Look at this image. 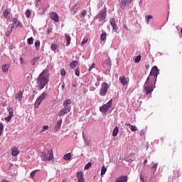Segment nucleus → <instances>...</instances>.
<instances>
[{
  "instance_id": "4c0bfd02",
  "label": "nucleus",
  "mask_w": 182,
  "mask_h": 182,
  "mask_svg": "<svg viewBox=\"0 0 182 182\" xmlns=\"http://www.w3.org/2000/svg\"><path fill=\"white\" fill-rule=\"evenodd\" d=\"M159 166V164L156 163L153 165V166L151 168L154 169V173H156V170H157V167Z\"/></svg>"
},
{
  "instance_id": "338daca9",
  "label": "nucleus",
  "mask_w": 182,
  "mask_h": 182,
  "mask_svg": "<svg viewBox=\"0 0 182 182\" xmlns=\"http://www.w3.org/2000/svg\"><path fill=\"white\" fill-rule=\"evenodd\" d=\"M97 80H98V81L100 80V78H97Z\"/></svg>"
},
{
  "instance_id": "39448f33",
  "label": "nucleus",
  "mask_w": 182,
  "mask_h": 182,
  "mask_svg": "<svg viewBox=\"0 0 182 182\" xmlns=\"http://www.w3.org/2000/svg\"><path fill=\"white\" fill-rule=\"evenodd\" d=\"M46 96H48V93H46V92H43L39 97H38L34 104L35 109H38V107H39L41 103L46 99Z\"/></svg>"
},
{
  "instance_id": "052dcab7",
  "label": "nucleus",
  "mask_w": 182,
  "mask_h": 182,
  "mask_svg": "<svg viewBox=\"0 0 182 182\" xmlns=\"http://www.w3.org/2000/svg\"><path fill=\"white\" fill-rule=\"evenodd\" d=\"M134 160H136V159H129V161H130V163H133V161H134Z\"/></svg>"
},
{
  "instance_id": "864d4df0",
  "label": "nucleus",
  "mask_w": 182,
  "mask_h": 182,
  "mask_svg": "<svg viewBox=\"0 0 182 182\" xmlns=\"http://www.w3.org/2000/svg\"><path fill=\"white\" fill-rule=\"evenodd\" d=\"M86 15V11L85 10H83L82 12H81V16H85Z\"/></svg>"
},
{
  "instance_id": "b1692460",
  "label": "nucleus",
  "mask_w": 182,
  "mask_h": 182,
  "mask_svg": "<svg viewBox=\"0 0 182 182\" xmlns=\"http://www.w3.org/2000/svg\"><path fill=\"white\" fill-rule=\"evenodd\" d=\"M35 47H36V50H39V49L41 48V41L37 40L35 42Z\"/></svg>"
},
{
  "instance_id": "7ed1b4c3",
  "label": "nucleus",
  "mask_w": 182,
  "mask_h": 182,
  "mask_svg": "<svg viewBox=\"0 0 182 182\" xmlns=\"http://www.w3.org/2000/svg\"><path fill=\"white\" fill-rule=\"evenodd\" d=\"M36 8L39 15H43V14L46 12V9H48V4L45 1H42V0H36Z\"/></svg>"
},
{
  "instance_id": "09e8293b",
  "label": "nucleus",
  "mask_w": 182,
  "mask_h": 182,
  "mask_svg": "<svg viewBox=\"0 0 182 182\" xmlns=\"http://www.w3.org/2000/svg\"><path fill=\"white\" fill-rule=\"evenodd\" d=\"M75 74L76 76H79V75H80V70H79V69H75Z\"/></svg>"
},
{
  "instance_id": "69168bd1",
  "label": "nucleus",
  "mask_w": 182,
  "mask_h": 182,
  "mask_svg": "<svg viewBox=\"0 0 182 182\" xmlns=\"http://www.w3.org/2000/svg\"><path fill=\"white\" fill-rule=\"evenodd\" d=\"M146 69H149V65H146Z\"/></svg>"
},
{
  "instance_id": "13d9d810",
  "label": "nucleus",
  "mask_w": 182,
  "mask_h": 182,
  "mask_svg": "<svg viewBox=\"0 0 182 182\" xmlns=\"http://www.w3.org/2000/svg\"><path fill=\"white\" fill-rule=\"evenodd\" d=\"M147 159H145L144 161V166H146V164H147Z\"/></svg>"
},
{
  "instance_id": "412c9836",
  "label": "nucleus",
  "mask_w": 182,
  "mask_h": 182,
  "mask_svg": "<svg viewBox=\"0 0 182 182\" xmlns=\"http://www.w3.org/2000/svg\"><path fill=\"white\" fill-rule=\"evenodd\" d=\"M118 134H119V127H115V128L112 132L113 137H116V136H117Z\"/></svg>"
},
{
  "instance_id": "e433bc0d",
  "label": "nucleus",
  "mask_w": 182,
  "mask_h": 182,
  "mask_svg": "<svg viewBox=\"0 0 182 182\" xmlns=\"http://www.w3.org/2000/svg\"><path fill=\"white\" fill-rule=\"evenodd\" d=\"M13 30L14 29H12V27H11V29L6 33V36H7V38H9V36H11V33H12Z\"/></svg>"
},
{
  "instance_id": "bb28decb",
  "label": "nucleus",
  "mask_w": 182,
  "mask_h": 182,
  "mask_svg": "<svg viewBox=\"0 0 182 182\" xmlns=\"http://www.w3.org/2000/svg\"><path fill=\"white\" fill-rule=\"evenodd\" d=\"M39 59H41L40 57H36L35 58H33L31 60V65H33V66H36V63L39 60Z\"/></svg>"
},
{
  "instance_id": "4d7b16f0",
  "label": "nucleus",
  "mask_w": 182,
  "mask_h": 182,
  "mask_svg": "<svg viewBox=\"0 0 182 182\" xmlns=\"http://www.w3.org/2000/svg\"><path fill=\"white\" fill-rule=\"evenodd\" d=\"M82 90H83V93H84V94H85V93H87V89L85 88V87L82 88Z\"/></svg>"
},
{
  "instance_id": "dca6fc26",
  "label": "nucleus",
  "mask_w": 182,
  "mask_h": 182,
  "mask_svg": "<svg viewBox=\"0 0 182 182\" xmlns=\"http://www.w3.org/2000/svg\"><path fill=\"white\" fill-rule=\"evenodd\" d=\"M18 154H19V150H18V149L16 147H14L13 149H11V155L12 156L16 157V156H18Z\"/></svg>"
},
{
  "instance_id": "6e6552de",
  "label": "nucleus",
  "mask_w": 182,
  "mask_h": 182,
  "mask_svg": "<svg viewBox=\"0 0 182 182\" xmlns=\"http://www.w3.org/2000/svg\"><path fill=\"white\" fill-rule=\"evenodd\" d=\"M70 105H72V100L70 99H66L63 102L64 109L68 112H70V109H72V107H70Z\"/></svg>"
},
{
  "instance_id": "ea45409f",
  "label": "nucleus",
  "mask_w": 182,
  "mask_h": 182,
  "mask_svg": "<svg viewBox=\"0 0 182 182\" xmlns=\"http://www.w3.org/2000/svg\"><path fill=\"white\" fill-rule=\"evenodd\" d=\"M3 130H4V124H2V122H0V136H2Z\"/></svg>"
},
{
  "instance_id": "1a4fd4ad",
  "label": "nucleus",
  "mask_w": 182,
  "mask_h": 182,
  "mask_svg": "<svg viewBox=\"0 0 182 182\" xmlns=\"http://www.w3.org/2000/svg\"><path fill=\"white\" fill-rule=\"evenodd\" d=\"M107 14L106 9H102L99 14L97 16V18L100 21H105L106 19Z\"/></svg>"
},
{
  "instance_id": "0eeeda50",
  "label": "nucleus",
  "mask_w": 182,
  "mask_h": 182,
  "mask_svg": "<svg viewBox=\"0 0 182 182\" xmlns=\"http://www.w3.org/2000/svg\"><path fill=\"white\" fill-rule=\"evenodd\" d=\"M113 103V100H110L107 103L102 105L101 107H100V112L102 113H106L109 109L112 107V105Z\"/></svg>"
},
{
  "instance_id": "a211bd4d",
  "label": "nucleus",
  "mask_w": 182,
  "mask_h": 182,
  "mask_svg": "<svg viewBox=\"0 0 182 182\" xmlns=\"http://www.w3.org/2000/svg\"><path fill=\"white\" fill-rule=\"evenodd\" d=\"M9 64H4L2 65L1 67V70L4 73H6V72H8V70H9Z\"/></svg>"
},
{
  "instance_id": "5701e85b",
  "label": "nucleus",
  "mask_w": 182,
  "mask_h": 182,
  "mask_svg": "<svg viewBox=\"0 0 182 182\" xmlns=\"http://www.w3.org/2000/svg\"><path fill=\"white\" fill-rule=\"evenodd\" d=\"M65 39H66V41H67L66 46H69V45H70V41H71L70 36L65 33Z\"/></svg>"
},
{
  "instance_id": "a18cd8bd",
  "label": "nucleus",
  "mask_w": 182,
  "mask_h": 182,
  "mask_svg": "<svg viewBox=\"0 0 182 182\" xmlns=\"http://www.w3.org/2000/svg\"><path fill=\"white\" fill-rule=\"evenodd\" d=\"M13 116L12 115H9L8 117H5V120L6 122H11V119H12Z\"/></svg>"
},
{
  "instance_id": "e2e57ef3",
  "label": "nucleus",
  "mask_w": 182,
  "mask_h": 182,
  "mask_svg": "<svg viewBox=\"0 0 182 182\" xmlns=\"http://www.w3.org/2000/svg\"><path fill=\"white\" fill-rule=\"evenodd\" d=\"M61 87H62L63 90V89H65V84L64 83L62 85Z\"/></svg>"
},
{
  "instance_id": "49530a36",
  "label": "nucleus",
  "mask_w": 182,
  "mask_h": 182,
  "mask_svg": "<svg viewBox=\"0 0 182 182\" xmlns=\"http://www.w3.org/2000/svg\"><path fill=\"white\" fill-rule=\"evenodd\" d=\"M49 129V127L48 125H44L43 127V130H41V133H43V132H46V130H48Z\"/></svg>"
},
{
  "instance_id": "f257e3e1",
  "label": "nucleus",
  "mask_w": 182,
  "mask_h": 182,
  "mask_svg": "<svg viewBox=\"0 0 182 182\" xmlns=\"http://www.w3.org/2000/svg\"><path fill=\"white\" fill-rule=\"evenodd\" d=\"M159 68L154 65L149 73V76L144 85V90L146 95H150L156 87V82H157V76H159Z\"/></svg>"
},
{
  "instance_id": "774afa93",
  "label": "nucleus",
  "mask_w": 182,
  "mask_h": 182,
  "mask_svg": "<svg viewBox=\"0 0 182 182\" xmlns=\"http://www.w3.org/2000/svg\"><path fill=\"white\" fill-rule=\"evenodd\" d=\"M161 140H163V137L161 138Z\"/></svg>"
},
{
  "instance_id": "72a5a7b5",
  "label": "nucleus",
  "mask_w": 182,
  "mask_h": 182,
  "mask_svg": "<svg viewBox=\"0 0 182 182\" xmlns=\"http://www.w3.org/2000/svg\"><path fill=\"white\" fill-rule=\"evenodd\" d=\"M146 24L149 25L150 23V19H153V16H147L146 17Z\"/></svg>"
},
{
  "instance_id": "423d86ee",
  "label": "nucleus",
  "mask_w": 182,
  "mask_h": 182,
  "mask_svg": "<svg viewBox=\"0 0 182 182\" xmlns=\"http://www.w3.org/2000/svg\"><path fill=\"white\" fill-rule=\"evenodd\" d=\"M107 90H109V84L105 82L102 84L101 88L100 90V96L105 97L107 93Z\"/></svg>"
},
{
  "instance_id": "c85d7f7f",
  "label": "nucleus",
  "mask_w": 182,
  "mask_h": 182,
  "mask_svg": "<svg viewBox=\"0 0 182 182\" xmlns=\"http://www.w3.org/2000/svg\"><path fill=\"white\" fill-rule=\"evenodd\" d=\"M106 171H107V168L106 166H102L101 168V176H105V174H106Z\"/></svg>"
},
{
  "instance_id": "f03ea898",
  "label": "nucleus",
  "mask_w": 182,
  "mask_h": 182,
  "mask_svg": "<svg viewBox=\"0 0 182 182\" xmlns=\"http://www.w3.org/2000/svg\"><path fill=\"white\" fill-rule=\"evenodd\" d=\"M49 83V73L44 70L37 77V85L39 90H42Z\"/></svg>"
},
{
  "instance_id": "c756f323",
  "label": "nucleus",
  "mask_w": 182,
  "mask_h": 182,
  "mask_svg": "<svg viewBox=\"0 0 182 182\" xmlns=\"http://www.w3.org/2000/svg\"><path fill=\"white\" fill-rule=\"evenodd\" d=\"M9 14L10 12L8 11V9H5L4 11V16L6 18V19L9 18Z\"/></svg>"
},
{
  "instance_id": "a19ab883",
  "label": "nucleus",
  "mask_w": 182,
  "mask_h": 182,
  "mask_svg": "<svg viewBox=\"0 0 182 182\" xmlns=\"http://www.w3.org/2000/svg\"><path fill=\"white\" fill-rule=\"evenodd\" d=\"M8 110H9V115L14 117V109H12V107H9Z\"/></svg>"
},
{
  "instance_id": "2eb2a0df",
  "label": "nucleus",
  "mask_w": 182,
  "mask_h": 182,
  "mask_svg": "<svg viewBox=\"0 0 182 182\" xmlns=\"http://www.w3.org/2000/svg\"><path fill=\"white\" fill-rule=\"evenodd\" d=\"M50 16L54 22H59V16H58V14L53 12Z\"/></svg>"
},
{
  "instance_id": "37998d69",
  "label": "nucleus",
  "mask_w": 182,
  "mask_h": 182,
  "mask_svg": "<svg viewBox=\"0 0 182 182\" xmlns=\"http://www.w3.org/2000/svg\"><path fill=\"white\" fill-rule=\"evenodd\" d=\"M100 39L101 41H105L106 39V33L101 34Z\"/></svg>"
},
{
  "instance_id": "603ef678",
  "label": "nucleus",
  "mask_w": 182,
  "mask_h": 182,
  "mask_svg": "<svg viewBox=\"0 0 182 182\" xmlns=\"http://www.w3.org/2000/svg\"><path fill=\"white\" fill-rule=\"evenodd\" d=\"M87 43V38H84L81 43L82 45H85V43Z\"/></svg>"
},
{
  "instance_id": "5fc2aeb1",
  "label": "nucleus",
  "mask_w": 182,
  "mask_h": 182,
  "mask_svg": "<svg viewBox=\"0 0 182 182\" xmlns=\"http://www.w3.org/2000/svg\"><path fill=\"white\" fill-rule=\"evenodd\" d=\"M140 180L141 181L144 182V177L143 176V175H140Z\"/></svg>"
},
{
  "instance_id": "8fccbe9b",
  "label": "nucleus",
  "mask_w": 182,
  "mask_h": 182,
  "mask_svg": "<svg viewBox=\"0 0 182 182\" xmlns=\"http://www.w3.org/2000/svg\"><path fill=\"white\" fill-rule=\"evenodd\" d=\"M26 15L27 18H29L31 15V11L27 10L26 12Z\"/></svg>"
},
{
  "instance_id": "a878e982",
  "label": "nucleus",
  "mask_w": 182,
  "mask_h": 182,
  "mask_svg": "<svg viewBox=\"0 0 182 182\" xmlns=\"http://www.w3.org/2000/svg\"><path fill=\"white\" fill-rule=\"evenodd\" d=\"M132 1L133 0H124L122 2V5H123V6H126V5H130Z\"/></svg>"
},
{
  "instance_id": "9d476101",
  "label": "nucleus",
  "mask_w": 182,
  "mask_h": 182,
  "mask_svg": "<svg viewBox=\"0 0 182 182\" xmlns=\"http://www.w3.org/2000/svg\"><path fill=\"white\" fill-rule=\"evenodd\" d=\"M109 22H110L111 26H112L113 31H114V32H117V30L119 28H117V25H116V20L112 18H110Z\"/></svg>"
},
{
  "instance_id": "cd10ccee",
  "label": "nucleus",
  "mask_w": 182,
  "mask_h": 182,
  "mask_svg": "<svg viewBox=\"0 0 182 182\" xmlns=\"http://www.w3.org/2000/svg\"><path fill=\"white\" fill-rule=\"evenodd\" d=\"M77 65V61H73L70 64V69H75Z\"/></svg>"
},
{
  "instance_id": "473e14b6",
  "label": "nucleus",
  "mask_w": 182,
  "mask_h": 182,
  "mask_svg": "<svg viewBox=\"0 0 182 182\" xmlns=\"http://www.w3.org/2000/svg\"><path fill=\"white\" fill-rule=\"evenodd\" d=\"M104 65H107V66H111V63H110V60H105L103 63Z\"/></svg>"
},
{
  "instance_id": "f8f14e48",
  "label": "nucleus",
  "mask_w": 182,
  "mask_h": 182,
  "mask_svg": "<svg viewBox=\"0 0 182 182\" xmlns=\"http://www.w3.org/2000/svg\"><path fill=\"white\" fill-rule=\"evenodd\" d=\"M77 178L78 182H85V177H83V172H77Z\"/></svg>"
},
{
  "instance_id": "393cba45",
  "label": "nucleus",
  "mask_w": 182,
  "mask_h": 182,
  "mask_svg": "<svg viewBox=\"0 0 182 182\" xmlns=\"http://www.w3.org/2000/svg\"><path fill=\"white\" fill-rule=\"evenodd\" d=\"M72 159V154L70 153L66 154L63 156V159L65 161L70 160Z\"/></svg>"
},
{
  "instance_id": "6ab92c4d",
  "label": "nucleus",
  "mask_w": 182,
  "mask_h": 182,
  "mask_svg": "<svg viewBox=\"0 0 182 182\" xmlns=\"http://www.w3.org/2000/svg\"><path fill=\"white\" fill-rule=\"evenodd\" d=\"M67 113H69V111H68V109H65V108L62 109L60 110V112H58V116H63L65 114H66Z\"/></svg>"
},
{
  "instance_id": "9b49d317",
  "label": "nucleus",
  "mask_w": 182,
  "mask_h": 182,
  "mask_svg": "<svg viewBox=\"0 0 182 182\" xmlns=\"http://www.w3.org/2000/svg\"><path fill=\"white\" fill-rule=\"evenodd\" d=\"M119 81L122 86H126V85H129V81L126 80V76L124 75L119 77Z\"/></svg>"
},
{
  "instance_id": "20e7f679",
  "label": "nucleus",
  "mask_w": 182,
  "mask_h": 182,
  "mask_svg": "<svg viewBox=\"0 0 182 182\" xmlns=\"http://www.w3.org/2000/svg\"><path fill=\"white\" fill-rule=\"evenodd\" d=\"M41 157L43 161H51L53 160V152L52 150L41 152Z\"/></svg>"
},
{
  "instance_id": "c9c22d12",
  "label": "nucleus",
  "mask_w": 182,
  "mask_h": 182,
  "mask_svg": "<svg viewBox=\"0 0 182 182\" xmlns=\"http://www.w3.org/2000/svg\"><path fill=\"white\" fill-rule=\"evenodd\" d=\"M90 167H92V163L89 162L87 163L85 166V170H89V168H90Z\"/></svg>"
},
{
  "instance_id": "79ce46f5",
  "label": "nucleus",
  "mask_w": 182,
  "mask_h": 182,
  "mask_svg": "<svg viewBox=\"0 0 182 182\" xmlns=\"http://www.w3.org/2000/svg\"><path fill=\"white\" fill-rule=\"evenodd\" d=\"M60 75L61 76H66V70H65V69H61L60 70Z\"/></svg>"
},
{
  "instance_id": "aec40b11",
  "label": "nucleus",
  "mask_w": 182,
  "mask_h": 182,
  "mask_svg": "<svg viewBox=\"0 0 182 182\" xmlns=\"http://www.w3.org/2000/svg\"><path fill=\"white\" fill-rule=\"evenodd\" d=\"M125 126H129V129L132 132H136L137 127L136 126H133L131 124H125Z\"/></svg>"
},
{
  "instance_id": "f3484780",
  "label": "nucleus",
  "mask_w": 182,
  "mask_h": 182,
  "mask_svg": "<svg viewBox=\"0 0 182 182\" xmlns=\"http://www.w3.org/2000/svg\"><path fill=\"white\" fill-rule=\"evenodd\" d=\"M23 96V94L22 92L19 91L17 94H16V100H18V102H21L22 100V97Z\"/></svg>"
},
{
  "instance_id": "680f3d73",
  "label": "nucleus",
  "mask_w": 182,
  "mask_h": 182,
  "mask_svg": "<svg viewBox=\"0 0 182 182\" xmlns=\"http://www.w3.org/2000/svg\"><path fill=\"white\" fill-rule=\"evenodd\" d=\"M1 182H9V181H8L6 179H3L1 180Z\"/></svg>"
},
{
  "instance_id": "ddd939ff",
  "label": "nucleus",
  "mask_w": 182,
  "mask_h": 182,
  "mask_svg": "<svg viewBox=\"0 0 182 182\" xmlns=\"http://www.w3.org/2000/svg\"><path fill=\"white\" fill-rule=\"evenodd\" d=\"M128 177L127 175L122 176L116 178V182H127Z\"/></svg>"
},
{
  "instance_id": "4468645a",
  "label": "nucleus",
  "mask_w": 182,
  "mask_h": 182,
  "mask_svg": "<svg viewBox=\"0 0 182 182\" xmlns=\"http://www.w3.org/2000/svg\"><path fill=\"white\" fill-rule=\"evenodd\" d=\"M62 122H63L62 119H60L57 122L54 127V132H56L60 129V127H62Z\"/></svg>"
},
{
  "instance_id": "bf43d9fd",
  "label": "nucleus",
  "mask_w": 182,
  "mask_h": 182,
  "mask_svg": "<svg viewBox=\"0 0 182 182\" xmlns=\"http://www.w3.org/2000/svg\"><path fill=\"white\" fill-rule=\"evenodd\" d=\"M124 29H127V31H129V28H127V26L124 25Z\"/></svg>"
},
{
  "instance_id": "4be33fe9",
  "label": "nucleus",
  "mask_w": 182,
  "mask_h": 182,
  "mask_svg": "<svg viewBox=\"0 0 182 182\" xmlns=\"http://www.w3.org/2000/svg\"><path fill=\"white\" fill-rule=\"evenodd\" d=\"M18 22H19V21H18V18H13V23H12V26H11V30L14 29V28H15V26H16V25L18 24Z\"/></svg>"
},
{
  "instance_id": "3c124183",
  "label": "nucleus",
  "mask_w": 182,
  "mask_h": 182,
  "mask_svg": "<svg viewBox=\"0 0 182 182\" xmlns=\"http://www.w3.org/2000/svg\"><path fill=\"white\" fill-rule=\"evenodd\" d=\"M78 85L77 81L73 82V87H77Z\"/></svg>"
},
{
  "instance_id": "6e6d98bb",
  "label": "nucleus",
  "mask_w": 182,
  "mask_h": 182,
  "mask_svg": "<svg viewBox=\"0 0 182 182\" xmlns=\"http://www.w3.org/2000/svg\"><path fill=\"white\" fill-rule=\"evenodd\" d=\"M19 60L21 65L23 64V58L22 57L20 58Z\"/></svg>"
},
{
  "instance_id": "7c9ffc66",
  "label": "nucleus",
  "mask_w": 182,
  "mask_h": 182,
  "mask_svg": "<svg viewBox=\"0 0 182 182\" xmlns=\"http://www.w3.org/2000/svg\"><path fill=\"white\" fill-rule=\"evenodd\" d=\"M141 60V55H138L135 58L134 62L135 63H139Z\"/></svg>"
},
{
  "instance_id": "f704fd0d",
  "label": "nucleus",
  "mask_w": 182,
  "mask_h": 182,
  "mask_svg": "<svg viewBox=\"0 0 182 182\" xmlns=\"http://www.w3.org/2000/svg\"><path fill=\"white\" fill-rule=\"evenodd\" d=\"M50 49H51V50H53V51L56 50V49H58V45L52 44L50 46Z\"/></svg>"
},
{
  "instance_id": "0e129e2a",
  "label": "nucleus",
  "mask_w": 182,
  "mask_h": 182,
  "mask_svg": "<svg viewBox=\"0 0 182 182\" xmlns=\"http://www.w3.org/2000/svg\"><path fill=\"white\" fill-rule=\"evenodd\" d=\"M141 134H144V130L141 131Z\"/></svg>"
},
{
  "instance_id": "c03bdc74",
  "label": "nucleus",
  "mask_w": 182,
  "mask_h": 182,
  "mask_svg": "<svg viewBox=\"0 0 182 182\" xmlns=\"http://www.w3.org/2000/svg\"><path fill=\"white\" fill-rule=\"evenodd\" d=\"M96 66V64L95 63H92V65H91V66L89 68V69H88V70H89V72H91V70H92V69H95V67Z\"/></svg>"
},
{
  "instance_id": "2f4dec72",
  "label": "nucleus",
  "mask_w": 182,
  "mask_h": 182,
  "mask_svg": "<svg viewBox=\"0 0 182 182\" xmlns=\"http://www.w3.org/2000/svg\"><path fill=\"white\" fill-rule=\"evenodd\" d=\"M36 173H38V170H34L31 172L30 176L31 177V178H33V177H35V176H36Z\"/></svg>"
},
{
  "instance_id": "de8ad7c7",
  "label": "nucleus",
  "mask_w": 182,
  "mask_h": 182,
  "mask_svg": "<svg viewBox=\"0 0 182 182\" xmlns=\"http://www.w3.org/2000/svg\"><path fill=\"white\" fill-rule=\"evenodd\" d=\"M22 26L23 25H22V23H21V21H18L16 25V28H22Z\"/></svg>"
},
{
  "instance_id": "58836bf2",
  "label": "nucleus",
  "mask_w": 182,
  "mask_h": 182,
  "mask_svg": "<svg viewBox=\"0 0 182 182\" xmlns=\"http://www.w3.org/2000/svg\"><path fill=\"white\" fill-rule=\"evenodd\" d=\"M27 42L28 45H32L33 43V38L32 37L28 38Z\"/></svg>"
}]
</instances>
